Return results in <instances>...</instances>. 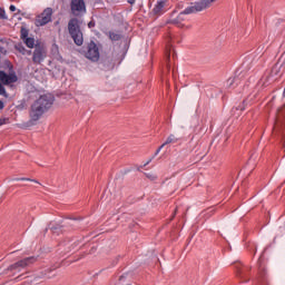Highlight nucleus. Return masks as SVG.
<instances>
[{
  "label": "nucleus",
  "mask_w": 285,
  "mask_h": 285,
  "mask_svg": "<svg viewBox=\"0 0 285 285\" xmlns=\"http://www.w3.org/2000/svg\"><path fill=\"white\" fill-rule=\"evenodd\" d=\"M52 21V8H47L43 12L36 18V26L39 28L41 26H47Z\"/></svg>",
  "instance_id": "nucleus-7"
},
{
  "label": "nucleus",
  "mask_w": 285,
  "mask_h": 285,
  "mask_svg": "<svg viewBox=\"0 0 285 285\" xmlns=\"http://www.w3.org/2000/svg\"><path fill=\"white\" fill-rule=\"evenodd\" d=\"M0 110H1V100H0Z\"/></svg>",
  "instance_id": "nucleus-34"
},
{
  "label": "nucleus",
  "mask_w": 285,
  "mask_h": 285,
  "mask_svg": "<svg viewBox=\"0 0 285 285\" xmlns=\"http://www.w3.org/2000/svg\"><path fill=\"white\" fill-rule=\"evenodd\" d=\"M96 23H95V20H91L89 23H88V28H95Z\"/></svg>",
  "instance_id": "nucleus-26"
},
{
  "label": "nucleus",
  "mask_w": 285,
  "mask_h": 285,
  "mask_svg": "<svg viewBox=\"0 0 285 285\" xmlns=\"http://www.w3.org/2000/svg\"><path fill=\"white\" fill-rule=\"evenodd\" d=\"M167 61H170V51L167 52Z\"/></svg>",
  "instance_id": "nucleus-29"
},
{
  "label": "nucleus",
  "mask_w": 285,
  "mask_h": 285,
  "mask_svg": "<svg viewBox=\"0 0 285 285\" xmlns=\"http://www.w3.org/2000/svg\"><path fill=\"white\" fill-rule=\"evenodd\" d=\"M128 3H130V6H135V0H128Z\"/></svg>",
  "instance_id": "nucleus-27"
},
{
  "label": "nucleus",
  "mask_w": 285,
  "mask_h": 285,
  "mask_svg": "<svg viewBox=\"0 0 285 285\" xmlns=\"http://www.w3.org/2000/svg\"><path fill=\"white\" fill-rule=\"evenodd\" d=\"M68 32L76 46H83V32L79 26V19L71 18L68 22Z\"/></svg>",
  "instance_id": "nucleus-3"
},
{
  "label": "nucleus",
  "mask_w": 285,
  "mask_h": 285,
  "mask_svg": "<svg viewBox=\"0 0 285 285\" xmlns=\"http://www.w3.org/2000/svg\"><path fill=\"white\" fill-rule=\"evenodd\" d=\"M180 139L181 138L170 134L163 145L168 146V144H178Z\"/></svg>",
  "instance_id": "nucleus-17"
},
{
  "label": "nucleus",
  "mask_w": 285,
  "mask_h": 285,
  "mask_svg": "<svg viewBox=\"0 0 285 285\" xmlns=\"http://www.w3.org/2000/svg\"><path fill=\"white\" fill-rule=\"evenodd\" d=\"M86 58L90 61H99V47L95 41H91L87 47Z\"/></svg>",
  "instance_id": "nucleus-9"
},
{
  "label": "nucleus",
  "mask_w": 285,
  "mask_h": 285,
  "mask_svg": "<svg viewBox=\"0 0 285 285\" xmlns=\"http://www.w3.org/2000/svg\"><path fill=\"white\" fill-rule=\"evenodd\" d=\"M258 275L261 279H266V267L262 264V258L258 259Z\"/></svg>",
  "instance_id": "nucleus-16"
},
{
  "label": "nucleus",
  "mask_w": 285,
  "mask_h": 285,
  "mask_svg": "<svg viewBox=\"0 0 285 285\" xmlns=\"http://www.w3.org/2000/svg\"><path fill=\"white\" fill-rule=\"evenodd\" d=\"M36 262H37V256L26 257L10 265L8 271H21V268H28V266H32V264H35Z\"/></svg>",
  "instance_id": "nucleus-6"
},
{
  "label": "nucleus",
  "mask_w": 285,
  "mask_h": 285,
  "mask_svg": "<svg viewBox=\"0 0 285 285\" xmlns=\"http://www.w3.org/2000/svg\"><path fill=\"white\" fill-rule=\"evenodd\" d=\"M52 104H55V96L50 94L42 95L35 100L29 110V126H35L52 108Z\"/></svg>",
  "instance_id": "nucleus-2"
},
{
  "label": "nucleus",
  "mask_w": 285,
  "mask_h": 285,
  "mask_svg": "<svg viewBox=\"0 0 285 285\" xmlns=\"http://www.w3.org/2000/svg\"><path fill=\"white\" fill-rule=\"evenodd\" d=\"M170 41H171L173 43H175V41H177V43H179V41H178L177 39H175V38H170Z\"/></svg>",
  "instance_id": "nucleus-28"
},
{
  "label": "nucleus",
  "mask_w": 285,
  "mask_h": 285,
  "mask_svg": "<svg viewBox=\"0 0 285 285\" xmlns=\"http://www.w3.org/2000/svg\"><path fill=\"white\" fill-rule=\"evenodd\" d=\"M2 68L4 71H1V96L6 97V99H10L11 95L17 90L16 83L19 81V77H17L14 67L9 60L2 62Z\"/></svg>",
  "instance_id": "nucleus-1"
},
{
  "label": "nucleus",
  "mask_w": 285,
  "mask_h": 285,
  "mask_svg": "<svg viewBox=\"0 0 285 285\" xmlns=\"http://www.w3.org/2000/svg\"><path fill=\"white\" fill-rule=\"evenodd\" d=\"M14 181H35L36 184H38L37 180L30 178H16Z\"/></svg>",
  "instance_id": "nucleus-20"
},
{
  "label": "nucleus",
  "mask_w": 285,
  "mask_h": 285,
  "mask_svg": "<svg viewBox=\"0 0 285 285\" xmlns=\"http://www.w3.org/2000/svg\"><path fill=\"white\" fill-rule=\"evenodd\" d=\"M215 1L217 0H200L198 2H196V8L197 10H206L207 8H210V6H213V3H215Z\"/></svg>",
  "instance_id": "nucleus-12"
},
{
  "label": "nucleus",
  "mask_w": 285,
  "mask_h": 285,
  "mask_svg": "<svg viewBox=\"0 0 285 285\" xmlns=\"http://www.w3.org/2000/svg\"><path fill=\"white\" fill-rule=\"evenodd\" d=\"M165 7H166V1L164 0L158 1L153 9L154 14H164Z\"/></svg>",
  "instance_id": "nucleus-14"
},
{
  "label": "nucleus",
  "mask_w": 285,
  "mask_h": 285,
  "mask_svg": "<svg viewBox=\"0 0 285 285\" xmlns=\"http://www.w3.org/2000/svg\"><path fill=\"white\" fill-rule=\"evenodd\" d=\"M151 161H153V159H150L149 161H147V163L145 164V166H148Z\"/></svg>",
  "instance_id": "nucleus-30"
},
{
  "label": "nucleus",
  "mask_w": 285,
  "mask_h": 285,
  "mask_svg": "<svg viewBox=\"0 0 285 285\" xmlns=\"http://www.w3.org/2000/svg\"><path fill=\"white\" fill-rule=\"evenodd\" d=\"M194 12H202V10L197 9V2H195L194 6L187 7L184 11H181L177 18H174L171 20V23L174 26H177L178 28H184V21H186V14H194Z\"/></svg>",
  "instance_id": "nucleus-5"
},
{
  "label": "nucleus",
  "mask_w": 285,
  "mask_h": 285,
  "mask_svg": "<svg viewBox=\"0 0 285 285\" xmlns=\"http://www.w3.org/2000/svg\"><path fill=\"white\" fill-rule=\"evenodd\" d=\"M106 35L112 42L121 41V39H124V35H121L120 31H108Z\"/></svg>",
  "instance_id": "nucleus-13"
},
{
  "label": "nucleus",
  "mask_w": 285,
  "mask_h": 285,
  "mask_svg": "<svg viewBox=\"0 0 285 285\" xmlns=\"http://www.w3.org/2000/svg\"><path fill=\"white\" fill-rule=\"evenodd\" d=\"M30 35V30L28 29L27 26H22L20 28V39L23 41L24 39L28 38V36Z\"/></svg>",
  "instance_id": "nucleus-18"
},
{
  "label": "nucleus",
  "mask_w": 285,
  "mask_h": 285,
  "mask_svg": "<svg viewBox=\"0 0 285 285\" xmlns=\"http://www.w3.org/2000/svg\"><path fill=\"white\" fill-rule=\"evenodd\" d=\"M279 124H282V112H279L276 118V126H279Z\"/></svg>",
  "instance_id": "nucleus-22"
},
{
  "label": "nucleus",
  "mask_w": 285,
  "mask_h": 285,
  "mask_svg": "<svg viewBox=\"0 0 285 285\" xmlns=\"http://www.w3.org/2000/svg\"><path fill=\"white\" fill-rule=\"evenodd\" d=\"M4 108V105H3V102H1V109H3Z\"/></svg>",
  "instance_id": "nucleus-32"
},
{
  "label": "nucleus",
  "mask_w": 285,
  "mask_h": 285,
  "mask_svg": "<svg viewBox=\"0 0 285 285\" xmlns=\"http://www.w3.org/2000/svg\"><path fill=\"white\" fill-rule=\"evenodd\" d=\"M9 10H10L11 12H16V11H17V7H14V4H11V6L9 7Z\"/></svg>",
  "instance_id": "nucleus-25"
},
{
  "label": "nucleus",
  "mask_w": 285,
  "mask_h": 285,
  "mask_svg": "<svg viewBox=\"0 0 285 285\" xmlns=\"http://www.w3.org/2000/svg\"><path fill=\"white\" fill-rule=\"evenodd\" d=\"M70 9L73 17H79L86 13V2L83 0H71Z\"/></svg>",
  "instance_id": "nucleus-8"
},
{
  "label": "nucleus",
  "mask_w": 285,
  "mask_h": 285,
  "mask_svg": "<svg viewBox=\"0 0 285 285\" xmlns=\"http://www.w3.org/2000/svg\"><path fill=\"white\" fill-rule=\"evenodd\" d=\"M3 124H6V119H3L2 121H1V125L3 126Z\"/></svg>",
  "instance_id": "nucleus-31"
},
{
  "label": "nucleus",
  "mask_w": 285,
  "mask_h": 285,
  "mask_svg": "<svg viewBox=\"0 0 285 285\" xmlns=\"http://www.w3.org/2000/svg\"><path fill=\"white\" fill-rule=\"evenodd\" d=\"M165 145H161L155 153L154 157H157V155H159V153H161V149L164 148Z\"/></svg>",
  "instance_id": "nucleus-23"
},
{
  "label": "nucleus",
  "mask_w": 285,
  "mask_h": 285,
  "mask_svg": "<svg viewBox=\"0 0 285 285\" xmlns=\"http://www.w3.org/2000/svg\"><path fill=\"white\" fill-rule=\"evenodd\" d=\"M1 19H8V16H6V10L1 9Z\"/></svg>",
  "instance_id": "nucleus-24"
},
{
  "label": "nucleus",
  "mask_w": 285,
  "mask_h": 285,
  "mask_svg": "<svg viewBox=\"0 0 285 285\" xmlns=\"http://www.w3.org/2000/svg\"><path fill=\"white\" fill-rule=\"evenodd\" d=\"M243 77H244V73L243 75L239 73L238 76H235L234 78H229L227 80V83H228L229 88H235V86H233L234 83L236 86H239V81H242Z\"/></svg>",
  "instance_id": "nucleus-15"
},
{
  "label": "nucleus",
  "mask_w": 285,
  "mask_h": 285,
  "mask_svg": "<svg viewBox=\"0 0 285 285\" xmlns=\"http://www.w3.org/2000/svg\"><path fill=\"white\" fill-rule=\"evenodd\" d=\"M22 41L27 46V48H33V50H35V46H37L35 43V38L28 37V38H24V40H22Z\"/></svg>",
  "instance_id": "nucleus-19"
},
{
  "label": "nucleus",
  "mask_w": 285,
  "mask_h": 285,
  "mask_svg": "<svg viewBox=\"0 0 285 285\" xmlns=\"http://www.w3.org/2000/svg\"><path fill=\"white\" fill-rule=\"evenodd\" d=\"M32 58L31 61L35 66H41L46 58L48 57V49L45 45L36 43L33 52L31 51Z\"/></svg>",
  "instance_id": "nucleus-4"
},
{
  "label": "nucleus",
  "mask_w": 285,
  "mask_h": 285,
  "mask_svg": "<svg viewBox=\"0 0 285 285\" xmlns=\"http://www.w3.org/2000/svg\"><path fill=\"white\" fill-rule=\"evenodd\" d=\"M236 110H240V111L246 110L245 101H243L242 105H239L238 107H236Z\"/></svg>",
  "instance_id": "nucleus-21"
},
{
  "label": "nucleus",
  "mask_w": 285,
  "mask_h": 285,
  "mask_svg": "<svg viewBox=\"0 0 285 285\" xmlns=\"http://www.w3.org/2000/svg\"><path fill=\"white\" fill-rule=\"evenodd\" d=\"M14 50L19 53V55H22V56H27V57H30V55H32V50H28L26 49V47L23 46L22 42H18L14 45Z\"/></svg>",
  "instance_id": "nucleus-11"
},
{
  "label": "nucleus",
  "mask_w": 285,
  "mask_h": 285,
  "mask_svg": "<svg viewBox=\"0 0 285 285\" xmlns=\"http://www.w3.org/2000/svg\"><path fill=\"white\" fill-rule=\"evenodd\" d=\"M235 269L238 279H242V282H248V267L243 266L242 263H236Z\"/></svg>",
  "instance_id": "nucleus-10"
},
{
  "label": "nucleus",
  "mask_w": 285,
  "mask_h": 285,
  "mask_svg": "<svg viewBox=\"0 0 285 285\" xmlns=\"http://www.w3.org/2000/svg\"><path fill=\"white\" fill-rule=\"evenodd\" d=\"M168 70H170V65H167Z\"/></svg>",
  "instance_id": "nucleus-33"
}]
</instances>
